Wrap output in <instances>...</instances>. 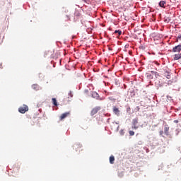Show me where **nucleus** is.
I'll use <instances>...</instances> for the list:
<instances>
[{
	"mask_svg": "<svg viewBox=\"0 0 181 181\" xmlns=\"http://www.w3.org/2000/svg\"><path fill=\"white\" fill-rule=\"evenodd\" d=\"M18 111L19 112H21V114H25V112L29 111V107H28V105H23L18 108Z\"/></svg>",
	"mask_w": 181,
	"mask_h": 181,
	"instance_id": "obj_1",
	"label": "nucleus"
},
{
	"mask_svg": "<svg viewBox=\"0 0 181 181\" xmlns=\"http://www.w3.org/2000/svg\"><path fill=\"white\" fill-rule=\"evenodd\" d=\"M132 129H138V118L134 119L132 120Z\"/></svg>",
	"mask_w": 181,
	"mask_h": 181,
	"instance_id": "obj_2",
	"label": "nucleus"
},
{
	"mask_svg": "<svg viewBox=\"0 0 181 181\" xmlns=\"http://www.w3.org/2000/svg\"><path fill=\"white\" fill-rule=\"evenodd\" d=\"M92 97L93 98L100 100V101H103V100H104V98H100V95H98L97 92H92Z\"/></svg>",
	"mask_w": 181,
	"mask_h": 181,
	"instance_id": "obj_3",
	"label": "nucleus"
},
{
	"mask_svg": "<svg viewBox=\"0 0 181 181\" xmlns=\"http://www.w3.org/2000/svg\"><path fill=\"white\" fill-rule=\"evenodd\" d=\"M100 110H101V107L100 106L95 107L91 110L90 115H95V114H97V112H98Z\"/></svg>",
	"mask_w": 181,
	"mask_h": 181,
	"instance_id": "obj_4",
	"label": "nucleus"
},
{
	"mask_svg": "<svg viewBox=\"0 0 181 181\" xmlns=\"http://www.w3.org/2000/svg\"><path fill=\"white\" fill-rule=\"evenodd\" d=\"M69 115H70V112H66L65 113H63L59 117L60 121H63V119H65V118H67V117H69Z\"/></svg>",
	"mask_w": 181,
	"mask_h": 181,
	"instance_id": "obj_5",
	"label": "nucleus"
},
{
	"mask_svg": "<svg viewBox=\"0 0 181 181\" xmlns=\"http://www.w3.org/2000/svg\"><path fill=\"white\" fill-rule=\"evenodd\" d=\"M181 51V45H177L173 48V52L174 53L179 52Z\"/></svg>",
	"mask_w": 181,
	"mask_h": 181,
	"instance_id": "obj_6",
	"label": "nucleus"
},
{
	"mask_svg": "<svg viewBox=\"0 0 181 181\" xmlns=\"http://www.w3.org/2000/svg\"><path fill=\"white\" fill-rule=\"evenodd\" d=\"M81 148H82L81 144H74V149H75L76 152H78V151L80 152V151H81Z\"/></svg>",
	"mask_w": 181,
	"mask_h": 181,
	"instance_id": "obj_7",
	"label": "nucleus"
},
{
	"mask_svg": "<svg viewBox=\"0 0 181 181\" xmlns=\"http://www.w3.org/2000/svg\"><path fill=\"white\" fill-rule=\"evenodd\" d=\"M32 89L35 91H39V90H40V86H39L38 84H33L32 85Z\"/></svg>",
	"mask_w": 181,
	"mask_h": 181,
	"instance_id": "obj_8",
	"label": "nucleus"
},
{
	"mask_svg": "<svg viewBox=\"0 0 181 181\" xmlns=\"http://www.w3.org/2000/svg\"><path fill=\"white\" fill-rule=\"evenodd\" d=\"M113 112L117 115V117H119V109L117 108L116 107H113Z\"/></svg>",
	"mask_w": 181,
	"mask_h": 181,
	"instance_id": "obj_9",
	"label": "nucleus"
},
{
	"mask_svg": "<svg viewBox=\"0 0 181 181\" xmlns=\"http://www.w3.org/2000/svg\"><path fill=\"white\" fill-rule=\"evenodd\" d=\"M115 160V157H114V156H111L110 157V163L111 165H114Z\"/></svg>",
	"mask_w": 181,
	"mask_h": 181,
	"instance_id": "obj_10",
	"label": "nucleus"
},
{
	"mask_svg": "<svg viewBox=\"0 0 181 181\" xmlns=\"http://www.w3.org/2000/svg\"><path fill=\"white\" fill-rule=\"evenodd\" d=\"M165 5H166V1H160L159 6H160V8H165Z\"/></svg>",
	"mask_w": 181,
	"mask_h": 181,
	"instance_id": "obj_11",
	"label": "nucleus"
},
{
	"mask_svg": "<svg viewBox=\"0 0 181 181\" xmlns=\"http://www.w3.org/2000/svg\"><path fill=\"white\" fill-rule=\"evenodd\" d=\"M179 59H181V54H175L174 55V60H179Z\"/></svg>",
	"mask_w": 181,
	"mask_h": 181,
	"instance_id": "obj_12",
	"label": "nucleus"
},
{
	"mask_svg": "<svg viewBox=\"0 0 181 181\" xmlns=\"http://www.w3.org/2000/svg\"><path fill=\"white\" fill-rule=\"evenodd\" d=\"M164 76H165V77H166V78H168L169 80L170 78V72L165 71L164 73Z\"/></svg>",
	"mask_w": 181,
	"mask_h": 181,
	"instance_id": "obj_13",
	"label": "nucleus"
},
{
	"mask_svg": "<svg viewBox=\"0 0 181 181\" xmlns=\"http://www.w3.org/2000/svg\"><path fill=\"white\" fill-rule=\"evenodd\" d=\"M164 133L165 134V135H169V127L165 126L164 127Z\"/></svg>",
	"mask_w": 181,
	"mask_h": 181,
	"instance_id": "obj_14",
	"label": "nucleus"
},
{
	"mask_svg": "<svg viewBox=\"0 0 181 181\" xmlns=\"http://www.w3.org/2000/svg\"><path fill=\"white\" fill-rule=\"evenodd\" d=\"M52 104H54L55 107H57V100L54 98H52Z\"/></svg>",
	"mask_w": 181,
	"mask_h": 181,
	"instance_id": "obj_15",
	"label": "nucleus"
},
{
	"mask_svg": "<svg viewBox=\"0 0 181 181\" xmlns=\"http://www.w3.org/2000/svg\"><path fill=\"white\" fill-rule=\"evenodd\" d=\"M115 33H118L119 36H121V35H122V31L118 30H115Z\"/></svg>",
	"mask_w": 181,
	"mask_h": 181,
	"instance_id": "obj_16",
	"label": "nucleus"
},
{
	"mask_svg": "<svg viewBox=\"0 0 181 181\" xmlns=\"http://www.w3.org/2000/svg\"><path fill=\"white\" fill-rule=\"evenodd\" d=\"M116 2H117V6L121 5V0H114V4H117Z\"/></svg>",
	"mask_w": 181,
	"mask_h": 181,
	"instance_id": "obj_17",
	"label": "nucleus"
},
{
	"mask_svg": "<svg viewBox=\"0 0 181 181\" xmlns=\"http://www.w3.org/2000/svg\"><path fill=\"white\" fill-rule=\"evenodd\" d=\"M129 134L130 135V136H134V135H135V132L134 131H129Z\"/></svg>",
	"mask_w": 181,
	"mask_h": 181,
	"instance_id": "obj_18",
	"label": "nucleus"
},
{
	"mask_svg": "<svg viewBox=\"0 0 181 181\" xmlns=\"http://www.w3.org/2000/svg\"><path fill=\"white\" fill-rule=\"evenodd\" d=\"M81 16V14L80 13V12H78V11L75 12V16H76L77 18H78Z\"/></svg>",
	"mask_w": 181,
	"mask_h": 181,
	"instance_id": "obj_19",
	"label": "nucleus"
},
{
	"mask_svg": "<svg viewBox=\"0 0 181 181\" xmlns=\"http://www.w3.org/2000/svg\"><path fill=\"white\" fill-rule=\"evenodd\" d=\"M83 2H85L86 4H88L90 2V0H83Z\"/></svg>",
	"mask_w": 181,
	"mask_h": 181,
	"instance_id": "obj_20",
	"label": "nucleus"
},
{
	"mask_svg": "<svg viewBox=\"0 0 181 181\" xmlns=\"http://www.w3.org/2000/svg\"><path fill=\"white\" fill-rule=\"evenodd\" d=\"M69 95L71 97H73V94L71 93V91H70V92L69 93Z\"/></svg>",
	"mask_w": 181,
	"mask_h": 181,
	"instance_id": "obj_21",
	"label": "nucleus"
},
{
	"mask_svg": "<svg viewBox=\"0 0 181 181\" xmlns=\"http://www.w3.org/2000/svg\"><path fill=\"white\" fill-rule=\"evenodd\" d=\"M160 135H163V131L160 132Z\"/></svg>",
	"mask_w": 181,
	"mask_h": 181,
	"instance_id": "obj_22",
	"label": "nucleus"
},
{
	"mask_svg": "<svg viewBox=\"0 0 181 181\" xmlns=\"http://www.w3.org/2000/svg\"><path fill=\"white\" fill-rule=\"evenodd\" d=\"M177 39H181V35L177 36Z\"/></svg>",
	"mask_w": 181,
	"mask_h": 181,
	"instance_id": "obj_23",
	"label": "nucleus"
},
{
	"mask_svg": "<svg viewBox=\"0 0 181 181\" xmlns=\"http://www.w3.org/2000/svg\"><path fill=\"white\" fill-rule=\"evenodd\" d=\"M174 122H175V124H177V122H179L178 120H175Z\"/></svg>",
	"mask_w": 181,
	"mask_h": 181,
	"instance_id": "obj_24",
	"label": "nucleus"
}]
</instances>
